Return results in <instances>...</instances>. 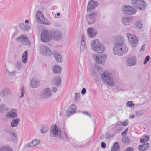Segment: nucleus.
I'll use <instances>...</instances> for the list:
<instances>
[{
  "mask_svg": "<svg viewBox=\"0 0 151 151\" xmlns=\"http://www.w3.org/2000/svg\"><path fill=\"white\" fill-rule=\"evenodd\" d=\"M113 51L115 55L121 56L128 52V48L125 44H115L113 46Z\"/></svg>",
  "mask_w": 151,
  "mask_h": 151,
  "instance_id": "obj_1",
  "label": "nucleus"
},
{
  "mask_svg": "<svg viewBox=\"0 0 151 151\" xmlns=\"http://www.w3.org/2000/svg\"><path fill=\"white\" fill-rule=\"evenodd\" d=\"M91 47L93 51L98 53H103L106 50L104 45L97 40L91 42Z\"/></svg>",
  "mask_w": 151,
  "mask_h": 151,
  "instance_id": "obj_2",
  "label": "nucleus"
},
{
  "mask_svg": "<svg viewBox=\"0 0 151 151\" xmlns=\"http://www.w3.org/2000/svg\"><path fill=\"white\" fill-rule=\"evenodd\" d=\"M111 74L107 71H105L101 75V78L103 81L111 85L114 83V80L111 76Z\"/></svg>",
  "mask_w": 151,
  "mask_h": 151,
  "instance_id": "obj_3",
  "label": "nucleus"
},
{
  "mask_svg": "<svg viewBox=\"0 0 151 151\" xmlns=\"http://www.w3.org/2000/svg\"><path fill=\"white\" fill-rule=\"evenodd\" d=\"M107 55L106 54H93L92 58L94 59L95 62L98 64L104 65L107 58Z\"/></svg>",
  "mask_w": 151,
  "mask_h": 151,
  "instance_id": "obj_4",
  "label": "nucleus"
},
{
  "mask_svg": "<svg viewBox=\"0 0 151 151\" xmlns=\"http://www.w3.org/2000/svg\"><path fill=\"white\" fill-rule=\"evenodd\" d=\"M132 5L137 9L144 10L146 6L145 2L142 0H131Z\"/></svg>",
  "mask_w": 151,
  "mask_h": 151,
  "instance_id": "obj_5",
  "label": "nucleus"
},
{
  "mask_svg": "<svg viewBox=\"0 0 151 151\" xmlns=\"http://www.w3.org/2000/svg\"><path fill=\"white\" fill-rule=\"evenodd\" d=\"M127 37L128 38L129 43L131 46L133 47H136L138 44V40L137 37L133 35L127 33Z\"/></svg>",
  "mask_w": 151,
  "mask_h": 151,
  "instance_id": "obj_6",
  "label": "nucleus"
},
{
  "mask_svg": "<svg viewBox=\"0 0 151 151\" xmlns=\"http://www.w3.org/2000/svg\"><path fill=\"white\" fill-rule=\"evenodd\" d=\"M52 39L51 32L46 30H43L41 34V40L45 42L50 41Z\"/></svg>",
  "mask_w": 151,
  "mask_h": 151,
  "instance_id": "obj_7",
  "label": "nucleus"
},
{
  "mask_svg": "<svg viewBox=\"0 0 151 151\" xmlns=\"http://www.w3.org/2000/svg\"><path fill=\"white\" fill-rule=\"evenodd\" d=\"M98 12L94 11L87 14L86 18L87 22L89 24H92L95 22L96 18L98 14Z\"/></svg>",
  "mask_w": 151,
  "mask_h": 151,
  "instance_id": "obj_8",
  "label": "nucleus"
},
{
  "mask_svg": "<svg viewBox=\"0 0 151 151\" xmlns=\"http://www.w3.org/2000/svg\"><path fill=\"white\" fill-rule=\"evenodd\" d=\"M36 16L37 22H40L42 24L46 25H49L50 24V22L44 17L42 13L40 11H37Z\"/></svg>",
  "mask_w": 151,
  "mask_h": 151,
  "instance_id": "obj_9",
  "label": "nucleus"
},
{
  "mask_svg": "<svg viewBox=\"0 0 151 151\" xmlns=\"http://www.w3.org/2000/svg\"><path fill=\"white\" fill-rule=\"evenodd\" d=\"M52 95V92L51 89L49 88L43 90L40 94V97L42 99H48L51 97Z\"/></svg>",
  "mask_w": 151,
  "mask_h": 151,
  "instance_id": "obj_10",
  "label": "nucleus"
},
{
  "mask_svg": "<svg viewBox=\"0 0 151 151\" xmlns=\"http://www.w3.org/2000/svg\"><path fill=\"white\" fill-rule=\"evenodd\" d=\"M122 9L124 12L128 15H133L136 12V10L132 6L128 5L124 6Z\"/></svg>",
  "mask_w": 151,
  "mask_h": 151,
  "instance_id": "obj_11",
  "label": "nucleus"
},
{
  "mask_svg": "<svg viewBox=\"0 0 151 151\" xmlns=\"http://www.w3.org/2000/svg\"><path fill=\"white\" fill-rule=\"evenodd\" d=\"M137 63V59L135 56H130L128 57L125 61L126 64L129 66H132L135 65Z\"/></svg>",
  "mask_w": 151,
  "mask_h": 151,
  "instance_id": "obj_12",
  "label": "nucleus"
},
{
  "mask_svg": "<svg viewBox=\"0 0 151 151\" xmlns=\"http://www.w3.org/2000/svg\"><path fill=\"white\" fill-rule=\"evenodd\" d=\"M50 134L52 137H57L59 138L62 137V134L59 132L56 125H55L54 127L51 131Z\"/></svg>",
  "mask_w": 151,
  "mask_h": 151,
  "instance_id": "obj_13",
  "label": "nucleus"
},
{
  "mask_svg": "<svg viewBox=\"0 0 151 151\" xmlns=\"http://www.w3.org/2000/svg\"><path fill=\"white\" fill-rule=\"evenodd\" d=\"M17 40L27 45H29L31 44L27 37L25 35L22 34L17 38Z\"/></svg>",
  "mask_w": 151,
  "mask_h": 151,
  "instance_id": "obj_14",
  "label": "nucleus"
},
{
  "mask_svg": "<svg viewBox=\"0 0 151 151\" xmlns=\"http://www.w3.org/2000/svg\"><path fill=\"white\" fill-rule=\"evenodd\" d=\"M51 37L55 40H60L62 37L61 32L58 30H52L51 31Z\"/></svg>",
  "mask_w": 151,
  "mask_h": 151,
  "instance_id": "obj_15",
  "label": "nucleus"
},
{
  "mask_svg": "<svg viewBox=\"0 0 151 151\" xmlns=\"http://www.w3.org/2000/svg\"><path fill=\"white\" fill-rule=\"evenodd\" d=\"M40 52L41 53L45 55H50L52 54L51 50L48 47L44 45L40 46Z\"/></svg>",
  "mask_w": 151,
  "mask_h": 151,
  "instance_id": "obj_16",
  "label": "nucleus"
},
{
  "mask_svg": "<svg viewBox=\"0 0 151 151\" xmlns=\"http://www.w3.org/2000/svg\"><path fill=\"white\" fill-rule=\"evenodd\" d=\"M98 3L94 0L90 1L88 3L87 7V11L88 12H90L92 10H94L97 7Z\"/></svg>",
  "mask_w": 151,
  "mask_h": 151,
  "instance_id": "obj_17",
  "label": "nucleus"
},
{
  "mask_svg": "<svg viewBox=\"0 0 151 151\" xmlns=\"http://www.w3.org/2000/svg\"><path fill=\"white\" fill-rule=\"evenodd\" d=\"M101 68L98 66H94L91 70V71L93 78L96 80L98 79L97 73L99 72Z\"/></svg>",
  "mask_w": 151,
  "mask_h": 151,
  "instance_id": "obj_18",
  "label": "nucleus"
},
{
  "mask_svg": "<svg viewBox=\"0 0 151 151\" xmlns=\"http://www.w3.org/2000/svg\"><path fill=\"white\" fill-rule=\"evenodd\" d=\"M122 21L124 26L130 25L132 23V20L131 18H128L123 16L122 17Z\"/></svg>",
  "mask_w": 151,
  "mask_h": 151,
  "instance_id": "obj_19",
  "label": "nucleus"
},
{
  "mask_svg": "<svg viewBox=\"0 0 151 151\" xmlns=\"http://www.w3.org/2000/svg\"><path fill=\"white\" fill-rule=\"evenodd\" d=\"M11 95V92L10 90L6 88L3 89L0 91V96L2 97L6 98Z\"/></svg>",
  "mask_w": 151,
  "mask_h": 151,
  "instance_id": "obj_20",
  "label": "nucleus"
},
{
  "mask_svg": "<svg viewBox=\"0 0 151 151\" xmlns=\"http://www.w3.org/2000/svg\"><path fill=\"white\" fill-rule=\"evenodd\" d=\"M87 33L88 37L93 38L96 35L97 32L96 31L94 30L92 28L89 27L87 29Z\"/></svg>",
  "mask_w": 151,
  "mask_h": 151,
  "instance_id": "obj_21",
  "label": "nucleus"
},
{
  "mask_svg": "<svg viewBox=\"0 0 151 151\" xmlns=\"http://www.w3.org/2000/svg\"><path fill=\"white\" fill-rule=\"evenodd\" d=\"M116 44H118L119 45L125 44V39L123 36L119 35L116 38Z\"/></svg>",
  "mask_w": 151,
  "mask_h": 151,
  "instance_id": "obj_22",
  "label": "nucleus"
},
{
  "mask_svg": "<svg viewBox=\"0 0 151 151\" xmlns=\"http://www.w3.org/2000/svg\"><path fill=\"white\" fill-rule=\"evenodd\" d=\"M6 116L9 118H14L17 117L16 114V111L15 109H13L11 112H8L6 115Z\"/></svg>",
  "mask_w": 151,
  "mask_h": 151,
  "instance_id": "obj_23",
  "label": "nucleus"
},
{
  "mask_svg": "<svg viewBox=\"0 0 151 151\" xmlns=\"http://www.w3.org/2000/svg\"><path fill=\"white\" fill-rule=\"evenodd\" d=\"M54 57L56 61L59 63H61L62 62V56L58 52H55L54 54Z\"/></svg>",
  "mask_w": 151,
  "mask_h": 151,
  "instance_id": "obj_24",
  "label": "nucleus"
},
{
  "mask_svg": "<svg viewBox=\"0 0 151 151\" xmlns=\"http://www.w3.org/2000/svg\"><path fill=\"white\" fill-rule=\"evenodd\" d=\"M149 144L148 143H144L140 145L138 147L139 150L140 151H145L148 147Z\"/></svg>",
  "mask_w": 151,
  "mask_h": 151,
  "instance_id": "obj_25",
  "label": "nucleus"
},
{
  "mask_svg": "<svg viewBox=\"0 0 151 151\" xmlns=\"http://www.w3.org/2000/svg\"><path fill=\"white\" fill-rule=\"evenodd\" d=\"M20 121V119L18 118L13 119L12 120L11 123V127H14L17 126Z\"/></svg>",
  "mask_w": 151,
  "mask_h": 151,
  "instance_id": "obj_26",
  "label": "nucleus"
},
{
  "mask_svg": "<svg viewBox=\"0 0 151 151\" xmlns=\"http://www.w3.org/2000/svg\"><path fill=\"white\" fill-rule=\"evenodd\" d=\"M52 69L54 72L59 74L61 72L62 68L60 66L56 65L53 67Z\"/></svg>",
  "mask_w": 151,
  "mask_h": 151,
  "instance_id": "obj_27",
  "label": "nucleus"
},
{
  "mask_svg": "<svg viewBox=\"0 0 151 151\" xmlns=\"http://www.w3.org/2000/svg\"><path fill=\"white\" fill-rule=\"evenodd\" d=\"M22 62L24 63H26L27 62V51H25L23 54L22 58Z\"/></svg>",
  "mask_w": 151,
  "mask_h": 151,
  "instance_id": "obj_28",
  "label": "nucleus"
},
{
  "mask_svg": "<svg viewBox=\"0 0 151 151\" xmlns=\"http://www.w3.org/2000/svg\"><path fill=\"white\" fill-rule=\"evenodd\" d=\"M19 26L22 29L25 30H28L30 28L29 26L25 24L24 23L20 24L19 25Z\"/></svg>",
  "mask_w": 151,
  "mask_h": 151,
  "instance_id": "obj_29",
  "label": "nucleus"
},
{
  "mask_svg": "<svg viewBox=\"0 0 151 151\" xmlns=\"http://www.w3.org/2000/svg\"><path fill=\"white\" fill-rule=\"evenodd\" d=\"M85 48V42H84V39L83 36H82V40L81 42L80 50L81 52H83Z\"/></svg>",
  "mask_w": 151,
  "mask_h": 151,
  "instance_id": "obj_30",
  "label": "nucleus"
},
{
  "mask_svg": "<svg viewBox=\"0 0 151 151\" xmlns=\"http://www.w3.org/2000/svg\"><path fill=\"white\" fill-rule=\"evenodd\" d=\"M146 111L144 109H142L137 111H136L135 113V115L136 116L139 117L143 115L144 114L146 113Z\"/></svg>",
  "mask_w": 151,
  "mask_h": 151,
  "instance_id": "obj_31",
  "label": "nucleus"
},
{
  "mask_svg": "<svg viewBox=\"0 0 151 151\" xmlns=\"http://www.w3.org/2000/svg\"><path fill=\"white\" fill-rule=\"evenodd\" d=\"M0 151H13V150L9 147L3 146L0 147Z\"/></svg>",
  "mask_w": 151,
  "mask_h": 151,
  "instance_id": "obj_32",
  "label": "nucleus"
},
{
  "mask_svg": "<svg viewBox=\"0 0 151 151\" xmlns=\"http://www.w3.org/2000/svg\"><path fill=\"white\" fill-rule=\"evenodd\" d=\"M122 128V126L121 124H117L114 128L115 132L117 133L120 131Z\"/></svg>",
  "mask_w": 151,
  "mask_h": 151,
  "instance_id": "obj_33",
  "label": "nucleus"
},
{
  "mask_svg": "<svg viewBox=\"0 0 151 151\" xmlns=\"http://www.w3.org/2000/svg\"><path fill=\"white\" fill-rule=\"evenodd\" d=\"M149 139L148 136H145L144 137L140 139V142L142 143L146 142Z\"/></svg>",
  "mask_w": 151,
  "mask_h": 151,
  "instance_id": "obj_34",
  "label": "nucleus"
},
{
  "mask_svg": "<svg viewBox=\"0 0 151 151\" xmlns=\"http://www.w3.org/2000/svg\"><path fill=\"white\" fill-rule=\"evenodd\" d=\"M8 109L6 108L4 104H1L0 105V112H3L4 111H7Z\"/></svg>",
  "mask_w": 151,
  "mask_h": 151,
  "instance_id": "obj_35",
  "label": "nucleus"
},
{
  "mask_svg": "<svg viewBox=\"0 0 151 151\" xmlns=\"http://www.w3.org/2000/svg\"><path fill=\"white\" fill-rule=\"evenodd\" d=\"M40 84V81L38 80L32 79L30 81V85H37Z\"/></svg>",
  "mask_w": 151,
  "mask_h": 151,
  "instance_id": "obj_36",
  "label": "nucleus"
},
{
  "mask_svg": "<svg viewBox=\"0 0 151 151\" xmlns=\"http://www.w3.org/2000/svg\"><path fill=\"white\" fill-rule=\"evenodd\" d=\"M135 25L137 28L140 29L142 28L143 26V24L142 22L139 21L137 22Z\"/></svg>",
  "mask_w": 151,
  "mask_h": 151,
  "instance_id": "obj_37",
  "label": "nucleus"
},
{
  "mask_svg": "<svg viewBox=\"0 0 151 151\" xmlns=\"http://www.w3.org/2000/svg\"><path fill=\"white\" fill-rule=\"evenodd\" d=\"M49 130V128L47 126H42L41 129V132L42 133H44L47 132Z\"/></svg>",
  "mask_w": 151,
  "mask_h": 151,
  "instance_id": "obj_38",
  "label": "nucleus"
},
{
  "mask_svg": "<svg viewBox=\"0 0 151 151\" xmlns=\"http://www.w3.org/2000/svg\"><path fill=\"white\" fill-rule=\"evenodd\" d=\"M68 109L73 112L75 113L76 110V106L74 104H72L68 108Z\"/></svg>",
  "mask_w": 151,
  "mask_h": 151,
  "instance_id": "obj_39",
  "label": "nucleus"
},
{
  "mask_svg": "<svg viewBox=\"0 0 151 151\" xmlns=\"http://www.w3.org/2000/svg\"><path fill=\"white\" fill-rule=\"evenodd\" d=\"M80 94L78 93H75V98L74 99V101H75L78 102L79 101L80 98Z\"/></svg>",
  "mask_w": 151,
  "mask_h": 151,
  "instance_id": "obj_40",
  "label": "nucleus"
},
{
  "mask_svg": "<svg viewBox=\"0 0 151 151\" xmlns=\"http://www.w3.org/2000/svg\"><path fill=\"white\" fill-rule=\"evenodd\" d=\"M4 131L10 135L13 132V129L11 128H7L4 129Z\"/></svg>",
  "mask_w": 151,
  "mask_h": 151,
  "instance_id": "obj_41",
  "label": "nucleus"
},
{
  "mask_svg": "<svg viewBox=\"0 0 151 151\" xmlns=\"http://www.w3.org/2000/svg\"><path fill=\"white\" fill-rule=\"evenodd\" d=\"M31 142L32 144V147H35L39 144L40 140L38 139L34 140Z\"/></svg>",
  "mask_w": 151,
  "mask_h": 151,
  "instance_id": "obj_42",
  "label": "nucleus"
},
{
  "mask_svg": "<svg viewBox=\"0 0 151 151\" xmlns=\"http://www.w3.org/2000/svg\"><path fill=\"white\" fill-rule=\"evenodd\" d=\"M73 112L71 111L68 109L65 112V115L67 117H69L71 115L74 114Z\"/></svg>",
  "mask_w": 151,
  "mask_h": 151,
  "instance_id": "obj_43",
  "label": "nucleus"
},
{
  "mask_svg": "<svg viewBox=\"0 0 151 151\" xmlns=\"http://www.w3.org/2000/svg\"><path fill=\"white\" fill-rule=\"evenodd\" d=\"M25 93V90L24 86H23L22 87L21 90V95L20 96V98H21L23 97L24 94Z\"/></svg>",
  "mask_w": 151,
  "mask_h": 151,
  "instance_id": "obj_44",
  "label": "nucleus"
},
{
  "mask_svg": "<svg viewBox=\"0 0 151 151\" xmlns=\"http://www.w3.org/2000/svg\"><path fill=\"white\" fill-rule=\"evenodd\" d=\"M134 106V104L132 103V101H129L127 102L126 103V106L128 107H132Z\"/></svg>",
  "mask_w": 151,
  "mask_h": 151,
  "instance_id": "obj_45",
  "label": "nucleus"
},
{
  "mask_svg": "<svg viewBox=\"0 0 151 151\" xmlns=\"http://www.w3.org/2000/svg\"><path fill=\"white\" fill-rule=\"evenodd\" d=\"M122 141L123 142L126 143H129V140L128 138L126 137H125L122 139Z\"/></svg>",
  "mask_w": 151,
  "mask_h": 151,
  "instance_id": "obj_46",
  "label": "nucleus"
},
{
  "mask_svg": "<svg viewBox=\"0 0 151 151\" xmlns=\"http://www.w3.org/2000/svg\"><path fill=\"white\" fill-rule=\"evenodd\" d=\"M55 81L56 83L57 84V85H59L61 84V80L60 78L57 77L55 78Z\"/></svg>",
  "mask_w": 151,
  "mask_h": 151,
  "instance_id": "obj_47",
  "label": "nucleus"
},
{
  "mask_svg": "<svg viewBox=\"0 0 151 151\" xmlns=\"http://www.w3.org/2000/svg\"><path fill=\"white\" fill-rule=\"evenodd\" d=\"M31 147H32V144L31 142L26 144L24 146V148L26 149H27Z\"/></svg>",
  "mask_w": 151,
  "mask_h": 151,
  "instance_id": "obj_48",
  "label": "nucleus"
},
{
  "mask_svg": "<svg viewBox=\"0 0 151 151\" xmlns=\"http://www.w3.org/2000/svg\"><path fill=\"white\" fill-rule=\"evenodd\" d=\"M134 149L133 147H128L125 149L124 151H134Z\"/></svg>",
  "mask_w": 151,
  "mask_h": 151,
  "instance_id": "obj_49",
  "label": "nucleus"
},
{
  "mask_svg": "<svg viewBox=\"0 0 151 151\" xmlns=\"http://www.w3.org/2000/svg\"><path fill=\"white\" fill-rule=\"evenodd\" d=\"M10 135H11L12 139L13 141H14L16 140V135L13 132L12 134H10Z\"/></svg>",
  "mask_w": 151,
  "mask_h": 151,
  "instance_id": "obj_50",
  "label": "nucleus"
},
{
  "mask_svg": "<svg viewBox=\"0 0 151 151\" xmlns=\"http://www.w3.org/2000/svg\"><path fill=\"white\" fill-rule=\"evenodd\" d=\"M150 60V56H147L145 59V61L143 63L144 65H145Z\"/></svg>",
  "mask_w": 151,
  "mask_h": 151,
  "instance_id": "obj_51",
  "label": "nucleus"
},
{
  "mask_svg": "<svg viewBox=\"0 0 151 151\" xmlns=\"http://www.w3.org/2000/svg\"><path fill=\"white\" fill-rule=\"evenodd\" d=\"M119 146V145L118 143L117 142H116L114 144L113 147L114 148H116V149H118Z\"/></svg>",
  "mask_w": 151,
  "mask_h": 151,
  "instance_id": "obj_52",
  "label": "nucleus"
},
{
  "mask_svg": "<svg viewBox=\"0 0 151 151\" xmlns=\"http://www.w3.org/2000/svg\"><path fill=\"white\" fill-rule=\"evenodd\" d=\"M64 136L63 137V139H64V140H66L67 141H68V138L67 134H66V132H64Z\"/></svg>",
  "mask_w": 151,
  "mask_h": 151,
  "instance_id": "obj_53",
  "label": "nucleus"
},
{
  "mask_svg": "<svg viewBox=\"0 0 151 151\" xmlns=\"http://www.w3.org/2000/svg\"><path fill=\"white\" fill-rule=\"evenodd\" d=\"M128 131V128H126L125 130L121 133V135H125Z\"/></svg>",
  "mask_w": 151,
  "mask_h": 151,
  "instance_id": "obj_54",
  "label": "nucleus"
},
{
  "mask_svg": "<svg viewBox=\"0 0 151 151\" xmlns=\"http://www.w3.org/2000/svg\"><path fill=\"white\" fill-rule=\"evenodd\" d=\"M16 66L18 68L21 67L22 66L21 63V62H17L16 65Z\"/></svg>",
  "mask_w": 151,
  "mask_h": 151,
  "instance_id": "obj_55",
  "label": "nucleus"
},
{
  "mask_svg": "<svg viewBox=\"0 0 151 151\" xmlns=\"http://www.w3.org/2000/svg\"><path fill=\"white\" fill-rule=\"evenodd\" d=\"M128 120H126L122 123V125L124 126H127L128 124Z\"/></svg>",
  "mask_w": 151,
  "mask_h": 151,
  "instance_id": "obj_56",
  "label": "nucleus"
},
{
  "mask_svg": "<svg viewBox=\"0 0 151 151\" xmlns=\"http://www.w3.org/2000/svg\"><path fill=\"white\" fill-rule=\"evenodd\" d=\"M83 114L85 115H86L87 116L90 117V118L91 117V114L88 112H83Z\"/></svg>",
  "mask_w": 151,
  "mask_h": 151,
  "instance_id": "obj_57",
  "label": "nucleus"
},
{
  "mask_svg": "<svg viewBox=\"0 0 151 151\" xmlns=\"http://www.w3.org/2000/svg\"><path fill=\"white\" fill-rule=\"evenodd\" d=\"M101 146L103 148H105L106 147V145L104 142H102L101 143Z\"/></svg>",
  "mask_w": 151,
  "mask_h": 151,
  "instance_id": "obj_58",
  "label": "nucleus"
},
{
  "mask_svg": "<svg viewBox=\"0 0 151 151\" xmlns=\"http://www.w3.org/2000/svg\"><path fill=\"white\" fill-rule=\"evenodd\" d=\"M57 90V88L56 87H53L52 88V91L54 93L56 92Z\"/></svg>",
  "mask_w": 151,
  "mask_h": 151,
  "instance_id": "obj_59",
  "label": "nucleus"
},
{
  "mask_svg": "<svg viewBox=\"0 0 151 151\" xmlns=\"http://www.w3.org/2000/svg\"><path fill=\"white\" fill-rule=\"evenodd\" d=\"M86 92V89L85 88H83L81 91V94L84 95Z\"/></svg>",
  "mask_w": 151,
  "mask_h": 151,
  "instance_id": "obj_60",
  "label": "nucleus"
},
{
  "mask_svg": "<svg viewBox=\"0 0 151 151\" xmlns=\"http://www.w3.org/2000/svg\"><path fill=\"white\" fill-rule=\"evenodd\" d=\"M145 46L144 45H142V48L140 50V52H143L145 48Z\"/></svg>",
  "mask_w": 151,
  "mask_h": 151,
  "instance_id": "obj_61",
  "label": "nucleus"
},
{
  "mask_svg": "<svg viewBox=\"0 0 151 151\" xmlns=\"http://www.w3.org/2000/svg\"><path fill=\"white\" fill-rule=\"evenodd\" d=\"M111 151H116V148L113 147L111 149Z\"/></svg>",
  "mask_w": 151,
  "mask_h": 151,
  "instance_id": "obj_62",
  "label": "nucleus"
},
{
  "mask_svg": "<svg viewBox=\"0 0 151 151\" xmlns=\"http://www.w3.org/2000/svg\"><path fill=\"white\" fill-rule=\"evenodd\" d=\"M38 86H31L32 88H37Z\"/></svg>",
  "mask_w": 151,
  "mask_h": 151,
  "instance_id": "obj_63",
  "label": "nucleus"
},
{
  "mask_svg": "<svg viewBox=\"0 0 151 151\" xmlns=\"http://www.w3.org/2000/svg\"><path fill=\"white\" fill-rule=\"evenodd\" d=\"M111 86V87L113 89H114V87L116 88V87H117V86L113 85V86Z\"/></svg>",
  "mask_w": 151,
  "mask_h": 151,
  "instance_id": "obj_64",
  "label": "nucleus"
}]
</instances>
